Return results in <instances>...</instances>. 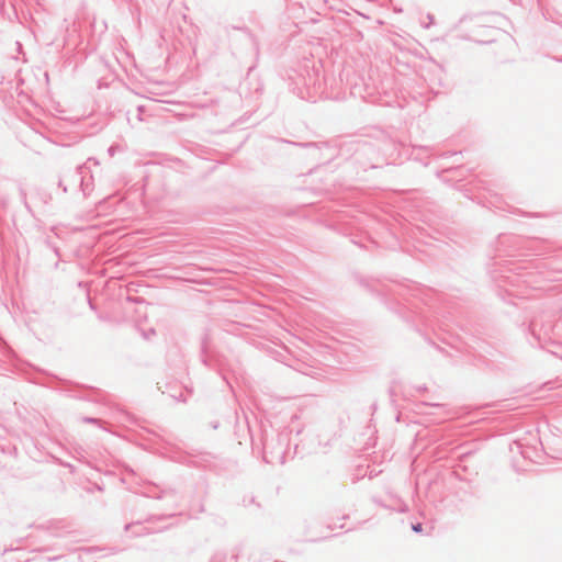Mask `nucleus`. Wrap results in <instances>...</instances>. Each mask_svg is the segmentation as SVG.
<instances>
[{
	"instance_id": "f257e3e1",
	"label": "nucleus",
	"mask_w": 562,
	"mask_h": 562,
	"mask_svg": "<svg viewBox=\"0 0 562 562\" xmlns=\"http://www.w3.org/2000/svg\"><path fill=\"white\" fill-rule=\"evenodd\" d=\"M413 529L417 532L422 531V525L420 524H417L415 526H413Z\"/></svg>"
}]
</instances>
